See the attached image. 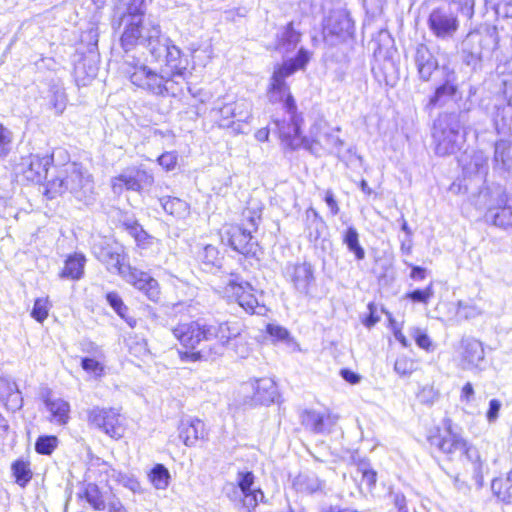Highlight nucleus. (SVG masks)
<instances>
[{
  "label": "nucleus",
  "mask_w": 512,
  "mask_h": 512,
  "mask_svg": "<svg viewBox=\"0 0 512 512\" xmlns=\"http://www.w3.org/2000/svg\"><path fill=\"white\" fill-rule=\"evenodd\" d=\"M93 253L109 272L120 275L127 283L141 291L151 301L157 302L159 300L160 288L157 280L147 272L130 265L125 266V253L122 245L109 240H101L94 244Z\"/></svg>",
  "instance_id": "f257e3e1"
},
{
  "label": "nucleus",
  "mask_w": 512,
  "mask_h": 512,
  "mask_svg": "<svg viewBox=\"0 0 512 512\" xmlns=\"http://www.w3.org/2000/svg\"><path fill=\"white\" fill-rule=\"evenodd\" d=\"M123 72L131 83L155 96H177L183 89L166 71L152 70L134 55L125 52Z\"/></svg>",
  "instance_id": "f03ea898"
},
{
  "label": "nucleus",
  "mask_w": 512,
  "mask_h": 512,
  "mask_svg": "<svg viewBox=\"0 0 512 512\" xmlns=\"http://www.w3.org/2000/svg\"><path fill=\"white\" fill-rule=\"evenodd\" d=\"M150 36H147L139 45L147 49L155 61L164 60L161 67L174 80L183 86L187 78V61L181 58V50L172 41L163 36L160 27L151 26Z\"/></svg>",
  "instance_id": "7ed1b4c3"
},
{
  "label": "nucleus",
  "mask_w": 512,
  "mask_h": 512,
  "mask_svg": "<svg viewBox=\"0 0 512 512\" xmlns=\"http://www.w3.org/2000/svg\"><path fill=\"white\" fill-rule=\"evenodd\" d=\"M145 0H128L126 11L121 16L120 24L123 25V32L120 38L121 46L125 52H130L138 46L147 36H150L151 26L160 25L151 20L144 19Z\"/></svg>",
  "instance_id": "20e7f679"
},
{
  "label": "nucleus",
  "mask_w": 512,
  "mask_h": 512,
  "mask_svg": "<svg viewBox=\"0 0 512 512\" xmlns=\"http://www.w3.org/2000/svg\"><path fill=\"white\" fill-rule=\"evenodd\" d=\"M81 168L78 163H68L57 171V175L48 180L46 185L45 194L50 198H55L67 191L74 195V197L83 202L85 205H90L96 200V192L94 183L84 181L83 190L74 185L76 180H81Z\"/></svg>",
  "instance_id": "39448f33"
},
{
  "label": "nucleus",
  "mask_w": 512,
  "mask_h": 512,
  "mask_svg": "<svg viewBox=\"0 0 512 512\" xmlns=\"http://www.w3.org/2000/svg\"><path fill=\"white\" fill-rule=\"evenodd\" d=\"M309 60L310 55L308 51L301 48L295 58H290L274 67L267 90L270 102H282L283 107H286L288 98L293 96L290 94L289 86L285 80L297 70L303 69Z\"/></svg>",
  "instance_id": "423d86ee"
},
{
  "label": "nucleus",
  "mask_w": 512,
  "mask_h": 512,
  "mask_svg": "<svg viewBox=\"0 0 512 512\" xmlns=\"http://www.w3.org/2000/svg\"><path fill=\"white\" fill-rule=\"evenodd\" d=\"M460 130L461 124L455 114H445L435 120L432 136L437 155H451L460 150L465 140Z\"/></svg>",
  "instance_id": "0eeeda50"
},
{
  "label": "nucleus",
  "mask_w": 512,
  "mask_h": 512,
  "mask_svg": "<svg viewBox=\"0 0 512 512\" xmlns=\"http://www.w3.org/2000/svg\"><path fill=\"white\" fill-rule=\"evenodd\" d=\"M339 132V127H330L323 120L316 121L310 128L305 149L319 157L325 154L339 155L344 146V141L338 135Z\"/></svg>",
  "instance_id": "6e6552de"
},
{
  "label": "nucleus",
  "mask_w": 512,
  "mask_h": 512,
  "mask_svg": "<svg viewBox=\"0 0 512 512\" xmlns=\"http://www.w3.org/2000/svg\"><path fill=\"white\" fill-rule=\"evenodd\" d=\"M254 474L251 471H239L236 483L226 484L224 490L231 500H242L243 506L252 512L260 502L264 501V493L261 489H253Z\"/></svg>",
  "instance_id": "1a4fd4ad"
},
{
  "label": "nucleus",
  "mask_w": 512,
  "mask_h": 512,
  "mask_svg": "<svg viewBox=\"0 0 512 512\" xmlns=\"http://www.w3.org/2000/svg\"><path fill=\"white\" fill-rule=\"evenodd\" d=\"M87 421L112 439L119 440L124 435V418L118 408L95 406L87 411Z\"/></svg>",
  "instance_id": "9d476101"
},
{
  "label": "nucleus",
  "mask_w": 512,
  "mask_h": 512,
  "mask_svg": "<svg viewBox=\"0 0 512 512\" xmlns=\"http://www.w3.org/2000/svg\"><path fill=\"white\" fill-rule=\"evenodd\" d=\"M353 34V22L345 9L332 10L323 22V40L333 47L346 42Z\"/></svg>",
  "instance_id": "9b49d317"
},
{
  "label": "nucleus",
  "mask_w": 512,
  "mask_h": 512,
  "mask_svg": "<svg viewBox=\"0 0 512 512\" xmlns=\"http://www.w3.org/2000/svg\"><path fill=\"white\" fill-rule=\"evenodd\" d=\"M246 223L241 225L230 224L224 227V237L227 238L233 250L241 254H249L253 249V236L258 227L259 216L251 215V212H244Z\"/></svg>",
  "instance_id": "f8f14e48"
},
{
  "label": "nucleus",
  "mask_w": 512,
  "mask_h": 512,
  "mask_svg": "<svg viewBox=\"0 0 512 512\" xmlns=\"http://www.w3.org/2000/svg\"><path fill=\"white\" fill-rule=\"evenodd\" d=\"M225 293L249 314L263 315L266 312V307L259 303L251 284L238 275L230 276L226 282Z\"/></svg>",
  "instance_id": "ddd939ff"
},
{
  "label": "nucleus",
  "mask_w": 512,
  "mask_h": 512,
  "mask_svg": "<svg viewBox=\"0 0 512 512\" xmlns=\"http://www.w3.org/2000/svg\"><path fill=\"white\" fill-rule=\"evenodd\" d=\"M289 121H275L281 140L291 149L305 148L307 137L301 135L302 117L297 113V106L293 97H289L286 107H283Z\"/></svg>",
  "instance_id": "4468645a"
},
{
  "label": "nucleus",
  "mask_w": 512,
  "mask_h": 512,
  "mask_svg": "<svg viewBox=\"0 0 512 512\" xmlns=\"http://www.w3.org/2000/svg\"><path fill=\"white\" fill-rule=\"evenodd\" d=\"M496 45L493 33L486 31H471L462 42L463 61L469 66H476L485 51H491Z\"/></svg>",
  "instance_id": "2eb2a0df"
},
{
  "label": "nucleus",
  "mask_w": 512,
  "mask_h": 512,
  "mask_svg": "<svg viewBox=\"0 0 512 512\" xmlns=\"http://www.w3.org/2000/svg\"><path fill=\"white\" fill-rule=\"evenodd\" d=\"M439 75V83L427 103L428 109L444 107L458 96V78L455 71L448 66H442Z\"/></svg>",
  "instance_id": "dca6fc26"
},
{
  "label": "nucleus",
  "mask_w": 512,
  "mask_h": 512,
  "mask_svg": "<svg viewBox=\"0 0 512 512\" xmlns=\"http://www.w3.org/2000/svg\"><path fill=\"white\" fill-rule=\"evenodd\" d=\"M315 270L309 262L288 263L283 275L290 282L294 290L304 297L312 296V288L315 285Z\"/></svg>",
  "instance_id": "f3484780"
},
{
  "label": "nucleus",
  "mask_w": 512,
  "mask_h": 512,
  "mask_svg": "<svg viewBox=\"0 0 512 512\" xmlns=\"http://www.w3.org/2000/svg\"><path fill=\"white\" fill-rule=\"evenodd\" d=\"M214 117L221 128H230L235 122L248 123L252 117V104L244 99L226 103L212 109Z\"/></svg>",
  "instance_id": "a211bd4d"
},
{
  "label": "nucleus",
  "mask_w": 512,
  "mask_h": 512,
  "mask_svg": "<svg viewBox=\"0 0 512 512\" xmlns=\"http://www.w3.org/2000/svg\"><path fill=\"white\" fill-rule=\"evenodd\" d=\"M431 33L439 39H449L459 29V20L450 7H438L431 11L428 20Z\"/></svg>",
  "instance_id": "6ab92c4d"
},
{
  "label": "nucleus",
  "mask_w": 512,
  "mask_h": 512,
  "mask_svg": "<svg viewBox=\"0 0 512 512\" xmlns=\"http://www.w3.org/2000/svg\"><path fill=\"white\" fill-rule=\"evenodd\" d=\"M459 367L463 370L481 371L484 369L485 351L481 341L467 337L460 342L458 349Z\"/></svg>",
  "instance_id": "aec40b11"
},
{
  "label": "nucleus",
  "mask_w": 512,
  "mask_h": 512,
  "mask_svg": "<svg viewBox=\"0 0 512 512\" xmlns=\"http://www.w3.org/2000/svg\"><path fill=\"white\" fill-rule=\"evenodd\" d=\"M53 162L52 155L30 154L23 157L17 165V170L25 179L31 182L40 183L47 177L48 167Z\"/></svg>",
  "instance_id": "412c9836"
},
{
  "label": "nucleus",
  "mask_w": 512,
  "mask_h": 512,
  "mask_svg": "<svg viewBox=\"0 0 512 512\" xmlns=\"http://www.w3.org/2000/svg\"><path fill=\"white\" fill-rule=\"evenodd\" d=\"M207 341L216 339L218 344L214 348L215 355H221L225 345L230 340L236 339L241 335L242 327L238 322H206Z\"/></svg>",
  "instance_id": "4be33fe9"
},
{
  "label": "nucleus",
  "mask_w": 512,
  "mask_h": 512,
  "mask_svg": "<svg viewBox=\"0 0 512 512\" xmlns=\"http://www.w3.org/2000/svg\"><path fill=\"white\" fill-rule=\"evenodd\" d=\"M205 330L206 321L197 320L178 324L172 333L182 346L193 350L202 340L207 341Z\"/></svg>",
  "instance_id": "5701e85b"
},
{
  "label": "nucleus",
  "mask_w": 512,
  "mask_h": 512,
  "mask_svg": "<svg viewBox=\"0 0 512 512\" xmlns=\"http://www.w3.org/2000/svg\"><path fill=\"white\" fill-rule=\"evenodd\" d=\"M430 444L445 454L450 460L458 459L467 442L462 436L454 433L449 425L442 434L429 438Z\"/></svg>",
  "instance_id": "b1692460"
},
{
  "label": "nucleus",
  "mask_w": 512,
  "mask_h": 512,
  "mask_svg": "<svg viewBox=\"0 0 512 512\" xmlns=\"http://www.w3.org/2000/svg\"><path fill=\"white\" fill-rule=\"evenodd\" d=\"M242 390L253 391L251 404L270 405L278 397L277 385L271 378L250 380L242 385Z\"/></svg>",
  "instance_id": "393cba45"
},
{
  "label": "nucleus",
  "mask_w": 512,
  "mask_h": 512,
  "mask_svg": "<svg viewBox=\"0 0 512 512\" xmlns=\"http://www.w3.org/2000/svg\"><path fill=\"white\" fill-rule=\"evenodd\" d=\"M179 438L187 447H192L206 436L205 424L196 417H184L178 425Z\"/></svg>",
  "instance_id": "a878e982"
},
{
  "label": "nucleus",
  "mask_w": 512,
  "mask_h": 512,
  "mask_svg": "<svg viewBox=\"0 0 512 512\" xmlns=\"http://www.w3.org/2000/svg\"><path fill=\"white\" fill-rule=\"evenodd\" d=\"M301 423L305 429L315 434H323L329 431V427L334 424V420L330 414L305 410L301 414Z\"/></svg>",
  "instance_id": "bb28decb"
},
{
  "label": "nucleus",
  "mask_w": 512,
  "mask_h": 512,
  "mask_svg": "<svg viewBox=\"0 0 512 512\" xmlns=\"http://www.w3.org/2000/svg\"><path fill=\"white\" fill-rule=\"evenodd\" d=\"M415 64L418 74L423 81H429L434 71L439 70L438 62L425 45H419L416 50Z\"/></svg>",
  "instance_id": "cd10ccee"
},
{
  "label": "nucleus",
  "mask_w": 512,
  "mask_h": 512,
  "mask_svg": "<svg viewBox=\"0 0 512 512\" xmlns=\"http://www.w3.org/2000/svg\"><path fill=\"white\" fill-rule=\"evenodd\" d=\"M463 171L468 176L485 178L488 174V157L482 151H475L470 156L460 159Z\"/></svg>",
  "instance_id": "c85d7f7f"
},
{
  "label": "nucleus",
  "mask_w": 512,
  "mask_h": 512,
  "mask_svg": "<svg viewBox=\"0 0 512 512\" xmlns=\"http://www.w3.org/2000/svg\"><path fill=\"white\" fill-rule=\"evenodd\" d=\"M0 393L2 394L0 400L5 401V406L8 410L15 412L22 408L23 398L14 381L6 378H0Z\"/></svg>",
  "instance_id": "c756f323"
},
{
  "label": "nucleus",
  "mask_w": 512,
  "mask_h": 512,
  "mask_svg": "<svg viewBox=\"0 0 512 512\" xmlns=\"http://www.w3.org/2000/svg\"><path fill=\"white\" fill-rule=\"evenodd\" d=\"M45 406L50 412L49 420L57 425H65L70 419V404L62 398H47Z\"/></svg>",
  "instance_id": "7c9ffc66"
},
{
  "label": "nucleus",
  "mask_w": 512,
  "mask_h": 512,
  "mask_svg": "<svg viewBox=\"0 0 512 512\" xmlns=\"http://www.w3.org/2000/svg\"><path fill=\"white\" fill-rule=\"evenodd\" d=\"M111 189L117 195H121L124 190L139 192V184H137L134 167L127 168L119 175L112 177Z\"/></svg>",
  "instance_id": "2f4dec72"
},
{
  "label": "nucleus",
  "mask_w": 512,
  "mask_h": 512,
  "mask_svg": "<svg viewBox=\"0 0 512 512\" xmlns=\"http://www.w3.org/2000/svg\"><path fill=\"white\" fill-rule=\"evenodd\" d=\"M85 263L86 259L84 255L78 253L70 255L65 261L60 277L71 280L81 279L84 274Z\"/></svg>",
  "instance_id": "473e14b6"
},
{
  "label": "nucleus",
  "mask_w": 512,
  "mask_h": 512,
  "mask_svg": "<svg viewBox=\"0 0 512 512\" xmlns=\"http://www.w3.org/2000/svg\"><path fill=\"white\" fill-rule=\"evenodd\" d=\"M501 205L499 203V207L489 208L484 216L485 221L504 229L512 227V212L505 204L504 206Z\"/></svg>",
  "instance_id": "72a5a7b5"
},
{
  "label": "nucleus",
  "mask_w": 512,
  "mask_h": 512,
  "mask_svg": "<svg viewBox=\"0 0 512 512\" xmlns=\"http://www.w3.org/2000/svg\"><path fill=\"white\" fill-rule=\"evenodd\" d=\"M198 259L205 271L212 272L221 267L222 257L218 249L213 245H205L198 252Z\"/></svg>",
  "instance_id": "f704fd0d"
},
{
  "label": "nucleus",
  "mask_w": 512,
  "mask_h": 512,
  "mask_svg": "<svg viewBox=\"0 0 512 512\" xmlns=\"http://www.w3.org/2000/svg\"><path fill=\"white\" fill-rule=\"evenodd\" d=\"M491 489L499 500L512 502V470L505 477L495 478L492 481Z\"/></svg>",
  "instance_id": "c9c22d12"
},
{
  "label": "nucleus",
  "mask_w": 512,
  "mask_h": 512,
  "mask_svg": "<svg viewBox=\"0 0 512 512\" xmlns=\"http://www.w3.org/2000/svg\"><path fill=\"white\" fill-rule=\"evenodd\" d=\"M160 204L164 211L174 217L184 218L189 214V205L177 197L160 198Z\"/></svg>",
  "instance_id": "e433bc0d"
},
{
  "label": "nucleus",
  "mask_w": 512,
  "mask_h": 512,
  "mask_svg": "<svg viewBox=\"0 0 512 512\" xmlns=\"http://www.w3.org/2000/svg\"><path fill=\"white\" fill-rule=\"evenodd\" d=\"M300 41V34L293 28V23H288L278 38L277 49L290 52L295 49Z\"/></svg>",
  "instance_id": "4c0bfd02"
},
{
  "label": "nucleus",
  "mask_w": 512,
  "mask_h": 512,
  "mask_svg": "<svg viewBox=\"0 0 512 512\" xmlns=\"http://www.w3.org/2000/svg\"><path fill=\"white\" fill-rule=\"evenodd\" d=\"M466 458L472 465L474 478L476 482L480 483L483 477L482 473V467L483 464L480 460L479 451L469 444L468 442L465 443L463 451L460 452L459 459Z\"/></svg>",
  "instance_id": "58836bf2"
},
{
  "label": "nucleus",
  "mask_w": 512,
  "mask_h": 512,
  "mask_svg": "<svg viewBox=\"0 0 512 512\" xmlns=\"http://www.w3.org/2000/svg\"><path fill=\"white\" fill-rule=\"evenodd\" d=\"M342 240L349 252L353 253L357 260L365 258V250L359 243V234L355 227H348L343 233Z\"/></svg>",
  "instance_id": "ea45409f"
},
{
  "label": "nucleus",
  "mask_w": 512,
  "mask_h": 512,
  "mask_svg": "<svg viewBox=\"0 0 512 512\" xmlns=\"http://www.w3.org/2000/svg\"><path fill=\"white\" fill-rule=\"evenodd\" d=\"M106 300L113 310L124 319L130 327H135L136 320L132 317L127 316L128 307L124 304L120 295L116 292H108L106 294Z\"/></svg>",
  "instance_id": "a19ab883"
},
{
  "label": "nucleus",
  "mask_w": 512,
  "mask_h": 512,
  "mask_svg": "<svg viewBox=\"0 0 512 512\" xmlns=\"http://www.w3.org/2000/svg\"><path fill=\"white\" fill-rule=\"evenodd\" d=\"M149 480L159 490H165L170 481L169 470L163 464H156L149 473Z\"/></svg>",
  "instance_id": "79ce46f5"
},
{
  "label": "nucleus",
  "mask_w": 512,
  "mask_h": 512,
  "mask_svg": "<svg viewBox=\"0 0 512 512\" xmlns=\"http://www.w3.org/2000/svg\"><path fill=\"white\" fill-rule=\"evenodd\" d=\"M295 485L297 489L302 492L314 493L322 490L324 483L314 474L311 475H300L296 481Z\"/></svg>",
  "instance_id": "37998d69"
},
{
  "label": "nucleus",
  "mask_w": 512,
  "mask_h": 512,
  "mask_svg": "<svg viewBox=\"0 0 512 512\" xmlns=\"http://www.w3.org/2000/svg\"><path fill=\"white\" fill-rule=\"evenodd\" d=\"M12 472L16 483L22 487H24L32 477L29 464L22 460H17L12 464Z\"/></svg>",
  "instance_id": "c03bdc74"
},
{
  "label": "nucleus",
  "mask_w": 512,
  "mask_h": 512,
  "mask_svg": "<svg viewBox=\"0 0 512 512\" xmlns=\"http://www.w3.org/2000/svg\"><path fill=\"white\" fill-rule=\"evenodd\" d=\"M14 136L10 129L0 123V158H6L13 148Z\"/></svg>",
  "instance_id": "a18cd8bd"
},
{
  "label": "nucleus",
  "mask_w": 512,
  "mask_h": 512,
  "mask_svg": "<svg viewBox=\"0 0 512 512\" xmlns=\"http://www.w3.org/2000/svg\"><path fill=\"white\" fill-rule=\"evenodd\" d=\"M50 308L48 297L37 298L31 311V317L42 323L48 317Z\"/></svg>",
  "instance_id": "49530a36"
},
{
  "label": "nucleus",
  "mask_w": 512,
  "mask_h": 512,
  "mask_svg": "<svg viewBox=\"0 0 512 512\" xmlns=\"http://www.w3.org/2000/svg\"><path fill=\"white\" fill-rule=\"evenodd\" d=\"M416 370V362L407 356H399L394 364V371L401 377L410 376Z\"/></svg>",
  "instance_id": "de8ad7c7"
},
{
  "label": "nucleus",
  "mask_w": 512,
  "mask_h": 512,
  "mask_svg": "<svg viewBox=\"0 0 512 512\" xmlns=\"http://www.w3.org/2000/svg\"><path fill=\"white\" fill-rule=\"evenodd\" d=\"M434 296L433 283H430L425 289H415L408 292L405 297L412 302L427 305Z\"/></svg>",
  "instance_id": "09e8293b"
},
{
  "label": "nucleus",
  "mask_w": 512,
  "mask_h": 512,
  "mask_svg": "<svg viewBox=\"0 0 512 512\" xmlns=\"http://www.w3.org/2000/svg\"><path fill=\"white\" fill-rule=\"evenodd\" d=\"M409 334L415 340L418 347L426 351L433 350L434 347L432 341L424 329L419 327H411L409 329Z\"/></svg>",
  "instance_id": "8fccbe9b"
},
{
  "label": "nucleus",
  "mask_w": 512,
  "mask_h": 512,
  "mask_svg": "<svg viewBox=\"0 0 512 512\" xmlns=\"http://www.w3.org/2000/svg\"><path fill=\"white\" fill-rule=\"evenodd\" d=\"M56 436H40L35 443V450L39 454L50 455L57 447Z\"/></svg>",
  "instance_id": "3c124183"
},
{
  "label": "nucleus",
  "mask_w": 512,
  "mask_h": 512,
  "mask_svg": "<svg viewBox=\"0 0 512 512\" xmlns=\"http://www.w3.org/2000/svg\"><path fill=\"white\" fill-rule=\"evenodd\" d=\"M97 358L98 357L95 356L82 358L81 367L87 373H91L94 376L99 377L102 375L104 368Z\"/></svg>",
  "instance_id": "603ef678"
},
{
  "label": "nucleus",
  "mask_w": 512,
  "mask_h": 512,
  "mask_svg": "<svg viewBox=\"0 0 512 512\" xmlns=\"http://www.w3.org/2000/svg\"><path fill=\"white\" fill-rule=\"evenodd\" d=\"M137 184H139V192L150 188L154 183V176L151 172L140 167H134Z\"/></svg>",
  "instance_id": "864d4df0"
},
{
  "label": "nucleus",
  "mask_w": 512,
  "mask_h": 512,
  "mask_svg": "<svg viewBox=\"0 0 512 512\" xmlns=\"http://www.w3.org/2000/svg\"><path fill=\"white\" fill-rule=\"evenodd\" d=\"M86 500L90 505L93 506L96 510H103L105 509L104 500L100 496L98 490L96 487L89 488L86 490Z\"/></svg>",
  "instance_id": "5fc2aeb1"
},
{
  "label": "nucleus",
  "mask_w": 512,
  "mask_h": 512,
  "mask_svg": "<svg viewBox=\"0 0 512 512\" xmlns=\"http://www.w3.org/2000/svg\"><path fill=\"white\" fill-rule=\"evenodd\" d=\"M177 159L178 156L176 152H165L158 157L157 162L166 171H171L175 168L177 164Z\"/></svg>",
  "instance_id": "6e6d98bb"
},
{
  "label": "nucleus",
  "mask_w": 512,
  "mask_h": 512,
  "mask_svg": "<svg viewBox=\"0 0 512 512\" xmlns=\"http://www.w3.org/2000/svg\"><path fill=\"white\" fill-rule=\"evenodd\" d=\"M457 306V313L466 319L476 317L481 313V310L477 306L463 301H459Z\"/></svg>",
  "instance_id": "4d7b16f0"
},
{
  "label": "nucleus",
  "mask_w": 512,
  "mask_h": 512,
  "mask_svg": "<svg viewBox=\"0 0 512 512\" xmlns=\"http://www.w3.org/2000/svg\"><path fill=\"white\" fill-rule=\"evenodd\" d=\"M438 397L437 391L432 386H424L418 393L421 402L432 404Z\"/></svg>",
  "instance_id": "13d9d810"
},
{
  "label": "nucleus",
  "mask_w": 512,
  "mask_h": 512,
  "mask_svg": "<svg viewBox=\"0 0 512 512\" xmlns=\"http://www.w3.org/2000/svg\"><path fill=\"white\" fill-rule=\"evenodd\" d=\"M66 103H67V99H66V95L64 92L57 91L54 93L53 98H52V105H53L54 109L56 110L57 114L63 113V111L66 108Z\"/></svg>",
  "instance_id": "bf43d9fd"
},
{
  "label": "nucleus",
  "mask_w": 512,
  "mask_h": 512,
  "mask_svg": "<svg viewBox=\"0 0 512 512\" xmlns=\"http://www.w3.org/2000/svg\"><path fill=\"white\" fill-rule=\"evenodd\" d=\"M501 402L497 399H492L489 402V408L486 413V417L489 423H493L497 420L499 416V411L501 409Z\"/></svg>",
  "instance_id": "052dcab7"
},
{
  "label": "nucleus",
  "mask_w": 512,
  "mask_h": 512,
  "mask_svg": "<svg viewBox=\"0 0 512 512\" xmlns=\"http://www.w3.org/2000/svg\"><path fill=\"white\" fill-rule=\"evenodd\" d=\"M458 5V9L461 13L468 18H472L474 14V0H453Z\"/></svg>",
  "instance_id": "680f3d73"
},
{
  "label": "nucleus",
  "mask_w": 512,
  "mask_h": 512,
  "mask_svg": "<svg viewBox=\"0 0 512 512\" xmlns=\"http://www.w3.org/2000/svg\"><path fill=\"white\" fill-rule=\"evenodd\" d=\"M506 150L501 148V145L496 144L495 153H494V161L497 166H501L503 169L508 170L510 168V164L505 160Z\"/></svg>",
  "instance_id": "e2e57ef3"
},
{
  "label": "nucleus",
  "mask_w": 512,
  "mask_h": 512,
  "mask_svg": "<svg viewBox=\"0 0 512 512\" xmlns=\"http://www.w3.org/2000/svg\"><path fill=\"white\" fill-rule=\"evenodd\" d=\"M267 332L271 337L275 338L276 340H285L289 335L288 331L285 328L272 324L267 326Z\"/></svg>",
  "instance_id": "0e129e2a"
},
{
  "label": "nucleus",
  "mask_w": 512,
  "mask_h": 512,
  "mask_svg": "<svg viewBox=\"0 0 512 512\" xmlns=\"http://www.w3.org/2000/svg\"><path fill=\"white\" fill-rule=\"evenodd\" d=\"M363 481L370 487L374 486L377 480V473L373 469H362Z\"/></svg>",
  "instance_id": "69168bd1"
},
{
  "label": "nucleus",
  "mask_w": 512,
  "mask_h": 512,
  "mask_svg": "<svg viewBox=\"0 0 512 512\" xmlns=\"http://www.w3.org/2000/svg\"><path fill=\"white\" fill-rule=\"evenodd\" d=\"M325 202L327 206L330 208L332 215H337L339 213L337 201L335 200L331 190L326 191Z\"/></svg>",
  "instance_id": "338daca9"
},
{
  "label": "nucleus",
  "mask_w": 512,
  "mask_h": 512,
  "mask_svg": "<svg viewBox=\"0 0 512 512\" xmlns=\"http://www.w3.org/2000/svg\"><path fill=\"white\" fill-rule=\"evenodd\" d=\"M108 512H128L118 498H113L108 502Z\"/></svg>",
  "instance_id": "774afa93"
}]
</instances>
